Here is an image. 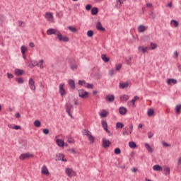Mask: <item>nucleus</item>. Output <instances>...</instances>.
<instances>
[{
  "label": "nucleus",
  "mask_w": 181,
  "mask_h": 181,
  "mask_svg": "<svg viewBox=\"0 0 181 181\" xmlns=\"http://www.w3.org/2000/svg\"><path fill=\"white\" fill-rule=\"evenodd\" d=\"M132 131H134V125L130 124L129 127H124L123 129L122 135H131V134H132Z\"/></svg>",
  "instance_id": "obj_1"
},
{
  "label": "nucleus",
  "mask_w": 181,
  "mask_h": 181,
  "mask_svg": "<svg viewBox=\"0 0 181 181\" xmlns=\"http://www.w3.org/2000/svg\"><path fill=\"white\" fill-rule=\"evenodd\" d=\"M30 158H33V154L30 153H24L19 156L20 160H25V159H29Z\"/></svg>",
  "instance_id": "obj_2"
},
{
  "label": "nucleus",
  "mask_w": 181,
  "mask_h": 181,
  "mask_svg": "<svg viewBox=\"0 0 181 181\" xmlns=\"http://www.w3.org/2000/svg\"><path fill=\"white\" fill-rule=\"evenodd\" d=\"M73 108L74 107L70 103H66L65 105V110L69 117H71V118H73V115H71V110H73Z\"/></svg>",
  "instance_id": "obj_3"
},
{
  "label": "nucleus",
  "mask_w": 181,
  "mask_h": 181,
  "mask_svg": "<svg viewBox=\"0 0 181 181\" xmlns=\"http://www.w3.org/2000/svg\"><path fill=\"white\" fill-rule=\"evenodd\" d=\"M78 96L81 98H88V93L84 90V89L78 90Z\"/></svg>",
  "instance_id": "obj_4"
},
{
  "label": "nucleus",
  "mask_w": 181,
  "mask_h": 181,
  "mask_svg": "<svg viewBox=\"0 0 181 181\" xmlns=\"http://www.w3.org/2000/svg\"><path fill=\"white\" fill-rule=\"evenodd\" d=\"M65 173L69 176V177H73V176H76V173L73 168H66Z\"/></svg>",
  "instance_id": "obj_5"
},
{
  "label": "nucleus",
  "mask_w": 181,
  "mask_h": 181,
  "mask_svg": "<svg viewBox=\"0 0 181 181\" xmlns=\"http://www.w3.org/2000/svg\"><path fill=\"white\" fill-rule=\"evenodd\" d=\"M57 39H58L59 42H69V40L68 37H63V35L60 33L57 34Z\"/></svg>",
  "instance_id": "obj_6"
},
{
  "label": "nucleus",
  "mask_w": 181,
  "mask_h": 181,
  "mask_svg": "<svg viewBox=\"0 0 181 181\" xmlns=\"http://www.w3.org/2000/svg\"><path fill=\"white\" fill-rule=\"evenodd\" d=\"M58 33H60V31H59L56 29H54V28H49L47 30V34L49 35H57V36Z\"/></svg>",
  "instance_id": "obj_7"
},
{
  "label": "nucleus",
  "mask_w": 181,
  "mask_h": 181,
  "mask_svg": "<svg viewBox=\"0 0 181 181\" xmlns=\"http://www.w3.org/2000/svg\"><path fill=\"white\" fill-rule=\"evenodd\" d=\"M28 85L30 90H33V91H35V90H36V86H35V81L33 80V78H30L29 79Z\"/></svg>",
  "instance_id": "obj_8"
},
{
  "label": "nucleus",
  "mask_w": 181,
  "mask_h": 181,
  "mask_svg": "<svg viewBox=\"0 0 181 181\" xmlns=\"http://www.w3.org/2000/svg\"><path fill=\"white\" fill-rule=\"evenodd\" d=\"M41 173L42 175H46L47 176H49V175H50V173H49V169H47V167L46 165H43L42 167Z\"/></svg>",
  "instance_id": "obj_9"
},
{
  "label": "nucleus",
  "mask_w": 181,
  "mask_h": 181,
  "mask_svg": "<svg viewBox=\"0 0 181 181\" xmlns=\"http://www.w3.org/2000/svg\"><path fill=\"white\" fill-rule=\"evenodd\" d=\"M105 100L108 101V103H114L115 101V96L114 95H107L105 97Z\"/></svg>",
  "instance_id": "obj_10"
},
{
  "label": "nucleus",
  "mask_w": 181,
  "mask_h": 181,
  "mask_svg": "<svg viewBox=\"0 0 181 181\" xmlns=\"http://www.w3.org/2000/svg\"><path fill=\"white\" fill-rule=\"evenodd\" d=\"M138 100H139V96H134V98L132 100H129L127 104L128 105H132V107H135V102L138 101Z\"/></svg>",
  "instance_id": "obj_11"
},
{
  "label": "nucleus",
  "mask_w": 181,
  "mask_h": 181,
  "mask_svg": "<svg viewBox=\"0 0 181 181\" xmlns=\"http://www.w3.org/2000/svg\"><path fill=\"white\" fill-rule=\"evenodd\" d=\"M56 160H62V162H66L67 159L64 158V155L62 153L57 154Z\"/></svg>",
  "instance_id": "obj_12"
},
{
  "label": "nucleus",
  "mask_w": 181,
  "mask_h": 181,
  "mask_svg": "<svg viewBox=\"0 0 181 181\" xmlns=\"http://www.w3.org/2000/svg\"><path fill=\"white\" fill-rule=\"evenodd\" d=\"M128 87H129V83H128V82L119 83V88H120V90H124V88H128Z\"/></svg>",
  "instance_id": "obj_13"
},
{
  "label": "nucleus",
  "mask_w": 181,
  "mask_h": 181,
  "mask_svg": "<svg viewBox=\"0 0 181 181\" xmlns=\"http://www.w3.org/2000/svg\"><path fill=\"white\" fill-rule=\"evenodd\" d=\"M64 83H61L59 86V94L60 95H64L65 93H66V90H64Z\"/></svg>",
  "instance_id": "obj_14"
},
{
  "label": "nucleus",
  "mask_w": 181,
  "mask_h": 181,
  "mask_svg": "<svg viewBox=\"0 0 181 181\" xmlns=\"http://www.w3.org/2000/svg\"><path fill=\"white\" fill-rule=\"evenodd\" d=\"M96 29L98 30H100V32H105V28H104V27H103V25H101V23L98 22L96 23Z\"/></svg>",
  "instance_id": "obj_15"
},
{
  "label": "nucleus",
  "mask_w": 181,
  "mask_h": 181,
  "mask_svg": "<svg viewBox=\"0 0 181 181\" xmlns=\"http://www.w3.org/2000/svg\"><path fill=\"white\" fill-rule=\"evenodd\" d=\"M111 145V142L105 139H103V146L104 148H108Z\"/></svg>",
  "instance_id": "obj_16"
},
{
  "label": "nucleus",
  "mask_w": 181,
  "mask_h": 181,
  "mask_svg": "<svg viewBox=\"0 0 181 181\" xmlns=\"http://www.w3.org/2000/svg\"><path fill=\"white\" fill-rule=\"evenodd\" d=\"M127 111L128 110H127V107H120L119 108V112L120 115H125L127 114Z\"/></svg>",
  "instance_id": "obj_17"
},
{
  "label": "nucleus",
  "mask_w": 181,
  "mask_h": 181,
  "mask_svg": "<svg viewBox=\"0 0 181 181\" xmlns=\"http://www.w3.org/2000/svg\"><path fill=\"white\" fill-rule=\"evenodd\" d=\"M137 30L139 33H143V32H145L146 30V27L144 25H140L137 28Z\"/></svg>",
  "instance_id": "obj_18"
},
{
  "label": "nucleus",
  "mask_w": 181,
  "mask_h": 181,
  "mask_svg": "<svg viewBox=\"0 0 181 181\" xmlns=\"http://www.w3.org/2000/svg\"><path fill=\"white\" fill-rule=\"evenodd\" d=\"M45 18L47 21H50L51 19H53V14L50 12H47L45 13Z\"/></svg>",
  "instance_id": "obj_19"
},
{
  "label": "nucleus",
  "mask_w": 181,
  "mask_h": 181,
  "mask_svg": "<svg viewBox=\"0 0 181 181\" xmlns=\"http://www.w3.org/2000/svg\"><path fill=\"white\" fill-rule=\"evenodd\" d=\"M23 73H25V71L20 69H16L14 71V74H16V76H22Z\"/></svg>",
  "instance_id": "obj_20"
},
{
  "label": "nucleus",
  "mask_w": 181,
  "mask_h": 181,
  "mask_svg": "<svg viewBox=\"0 0 181 181\" xmlns=\"http://www.w3.org/2000/svg\"><path fill=\"white\" fill-rule=\"evenodd\" d=\"M144 146L146 149L148 151V152H149L150 153H152V152H153V149H152V147L151 146V145H149V144H144Z\"/></svg>",
  "instance_id": "obj_21"
},
{
  "label": "nucleus",
  "mask_w": 181,
  "mask_h": 181,
  "mask_svg": "<svg viewBox=\"0 0 181 181\" xmlns=\"http://www.w3.org/2000/svg\"><path fill=\"white\" fill-rule=\"evenodd\" d=\"M69 85L70 86L71 88H72V90L76 89V83L74 82V81L73 79H70L69 81Z\"/></svg>",
  "instance_id": "obj_22"
},
{
  "label": "nucleus",
  "mask_w": 181,
  "mask_h": 181,
  "mask_svg": "<svg viewBox=\"0 0 181 181\" xmlns=\"http://www.w3.org/2000/svg\"><path fill=\"white\" fill-rule=\"evenodd\" d=\"M70 67L71 70H77V64L75 61H73V62L70 63Z\"/></svg>",
  "instance_id": "obj_23"
},
{
  "label": "nucleus",
  "mask_w": 181,
  "mask_h": 181,
  "mask_svg": "<svg viewBox=\"0 0 181 181\" xmlns=\"http://www.w3.org/2000/svg\"><path fill=\"white\" fill-rule=\"evenodd\" d=\"M129 100V96L128 95H122L120 96V101H128Z\"/></svg>",
  "instance_id": "obj_24"
},
{
  "label": "nucleus",
  "mask_w": 181,
  "mask_h": 181,
  "mask_svg": "<svg viewBox=\"0 0 181 181\" xmlns=\"http://www.w3.org/2000/svg\"><path fill=\"white\" fill-rule=\"evenodd\" d=\"M102 118H105L108 115V112L105 110H103V112L99 114Z\"/></svg>",
  "instance_id": "obj_25"
},
{
  "label": "nucleus",
  "mask_w": 181,
  "mask_h": 181,
  "mask_svg": "<svg viewBox=\"0 0 181 181\" xmlns=\"http://www.w3.org/2000/svg\"><path fill=\"white\" fill-rule=\"evenodd\" d=\"M56 142L58 146H60L61 148L64 146V141H63V140L57 139Z\"/></svg>",
  "instance_id": "obj_26"
},
{
  "label": "nucleus",
  "mask_w": 181,
  "mask_h": 181,
  "mask_svg": "<svg viewBox=\"0 0 181 181\" xmlns=\"http://www.w3.org/2000/svg\"><path fill=\"white\" fill-rule=\"evenodd\" d=\"M101 59L104 61L105 63H108V62H110V58H108L107 55L104 54L101 55Z\"/></svg>",
  "instance_id": "obj_27"
},
{
  "label": "nucleus",
  "mask_w": 181,
  "mask_h": 181,
  "mask_svg": "<svg viewBox=\"0 0 181 181\" xmlns=\"http://www.w3.org/2000/svg\"><path fill=\"white\" fill-rule=\"evenodd\" d=\"M171 83H173V84H177V80L173 78H168L167 80V83L171 84Z\"/></svg>",
  "instance_id": "obj_28"
},
{
  "label": "nucleus",
  "mask_w": 181,
  "mask_h": 181,
  "mask_svg": "<svg viewBox=\"0 0 181 181\" xmlns=\"http://www.w3.org/2000/svg\"><path fill=\"white\" fill-rule=\"evenodd\" d=\"M44 61L43 59H40L38 62V65H37V67H39L41 70L45 69V66H43Z\"/></svg>",
  "instance_id": "obj_29"
},
{
  "label": "nucleus",
  "mask_w": 181,
  "mask_h": 181,
  "mask_svg": "<svg viewBox=\"0 0 181 181\" xmlns=\"http://www.w3.org/2000/svg\"><path fill=\"white\" fill-rule=\"evenodd\" d=\"M129 146L132 149H135V148H136V144L134 141H129Z\"/></svg>",
  "instance_id": "obj_30"
},
{
  "label": "nucleus",
  "mask_w": 181,
  "mask_h": 181,
  "mask_svg": "<svg viewBox=\"0 0 181 181\" xmlns=\"http://www.w3.org/2000/svg\"><path fill=\"white\" fill-rule=\"evenodd\" d=\"M88 141H90V144H94V136H93V134L91 133L87 136Z\"/></svg>",
  "instance_id": "obj_31"
},
{
  "label": "nucleus",
  "mask_w": 181,
  "mask_h": 181,
  "mask_svg": "<svg viewBox=\"0 0 181 181\" xmlns=\"http://www.w3.org/2000/svg\"><path fill=\"white\" fill-rule=\"evenodd\" d=\"M139 50H141L142 53H146L148 52V47H138Z\"/></svg>",
  "instance_id": "obj_32"
},
{
  "label": "nucleus",
  "mask_w": 181,
  "mask_h": 181,
  "mask_svg": "<svg viewBox=\"0 0 181 181\" xmlns=\"http://www.w3.org/2000/svg\"><path fill=\"white\" fill-rule=\"evenodd\" d=\"M90 13L92 15H97L98 13V8L97 7H94L91 9Z\"/></svg>",
  "instance_id": "obj_33"
},
{
  "label": "nucleus",
  "mask_w": 181,
  "mask_h": 181,
  "mask_svg": "<svg viewBox=\"0 0 181 181\" xmlns=\"http://www.w3.org/2000/svg\"><path fill=\"white\" fill-rule=\"evenodd\" d=\"M162 167L159 165H155L153 166V170H156V171H159V170H162Z\"/></svg>",
  "instance_id": "obj_34"
},
{
  "label": "nucleus",
  "mask_w": 181,
  "mask_h": 181,
  "mask_svg": "<svg viewBox=\"0 0 181 181\" xmlns=\"http://www.w3.org/2000/svg\"><path fill=\"white\" fill-rule=\"evenodd\" d=\"M155 112V111L153 110V109H148L147 110V115L148 117H152V115H153V113Z\"/></svg>",
  "instance_id": "obj_35"
},
{
  "label": "nucleus",
  "mask_w": 181,
  "mask_h": 181,
  "mask_svg": "<svg viewBox=\"0 0 181 181\" xmlns=\"http://www.w3.org/2000/svg\"><path fill=\"white\" fill-rule=\"evenodd\" d=\"M21 53L23 56H25V53L26 52V50H28V48L25 46H21Z\"/></svg>",
  "instance_id": "obj_36"
},
{
  "label": "nucleus",
  "mask_w": 181,
  "mask_h": 181,
  "mask_svg": "<svg viewBox=\"0 0 181 181\" xmlns=\"http://www.w3.org/2000/svg\"><path fill=\"white\" fill-rule=\"evenodd\" d=\"M83 135H86V136H88L91 134V132L87 129H83L82 132Z\"/></svg>",
  "instance_id": "obj_37"
},
{
  "label": "nucleus",
  "mask_w": 181,
  "mask_h": 181,
  "mask_svg": "<svg viewBox=\"0 0 181 181\" xmlns=\"http://www.w3.org/2000/svg\"><path fill=\"white\" fill-rule=\"evenodd\" d=\"M122 67V64H117L115 65V70L116 71H119Z\"/></svg>",
  "instance_id": "obj_38"
},
{
  "label": "nucleus",
  "mask_w": 181,
  "mask_h": 181,
  "mask_svg": "<svg viewBox=\"0 0 181 181\" xmlns=\"http://www.w3.org/2000/svg\"><path fill=\"white\" fill-rule=\"evenodd\" d=\"M101 124H102V127L104 129H107V128H108V124H107V122L103 120V121H102Z\"/></svg>",
  "instance_id": "obj_39"
},
{
  "label": "nucleus",
  "mask_w": 181,
  "mask_h": 181,
  "mask_svg": "<svg viewBox=\"0 0 181 181\" xmlns=\"http://www.w3.org/2000/svg\"><path fill=\"white\" fill-rule=\"evenodd\" d=\"M16 81H17V83H18V84H23V83L25 82V81H23V78H16Z\"/></svg>",
  "instance_id": "obj_40"
},
{
  "label": "nucleus",
  "mask_w": 181,
  "mask_h": 181,
  "mask_svg": "<svg viewBox=\"0 0 181 181\" xmlns=\"http://www.w3.org/2000/svg\"><path fill=\"white\" fill-rule=\"evenodd\" d=\"M68 29L69 30H70L71 32H73L74 33H76V32H77V29L73 26H69Z\"/></svg>",
  "instance_id": "obj_41"
},
{
  "label": "nucleus",
  "mask_w": 181,
  "mask_h": 181,
  "mask_svg": "<svg viewBox=\"0 0 181 181\" xmlns=\"http://www.w3.org/2000/svg\"><path fill=\"white\" fill-rule=\"evenodd\" d=\"M150 46H151V50H155V49H156L158 47V45H156L153 42H151Z\"/></svg>",
  "instance_id": "obj_42"
},
{
  "label": "nucleus",
  "mask_w": 181,
  "mask_h": 181,
  "mask_svg": "<svg viewBox=\"0 0 181 181\" xmlns=\"http://www.w3.org/2000/svg\"><path fill=\"white\" fill-rule=\"evenodd\" d=\"M85 87H86V88H90V90H93V88H94V85L86 83Z\"/></svg>",
  "instance_id": "obj_43"
},
{
  "label": "nucleus",
  "mask_w": 181,
  "mask_h": 181,
  "mask_svg": "<svg viewBox=\"0 0 181 181\" xmlns=\"http://www.w3.org/2000/svg\"><path fill=\"white\" fill-rule=\"evenodd\" d=\"M180 110H181V105H177L175 106V112H177V114H179V112H180Z\"/></svg>",
  "instance_id": "obj_44"
},
{
  "label": "nucleus",
  "mask_w": 181,
  "mask_h": 181,
  "mask_svg": "<svg viewBox=\"0 0 181 181\" xmlns=\"http://www.w3.org/2000/svg\"><path fill=\"white\" fill-rule=\"evenodd\" d=\"M171 25H173L175 28H177L179 26V23L175 20L171 21Z\"/></svg>",
  "instance_id": "obj_45"
},
{
  "label": "nucleus",
  "mask_w": 181,
  "mask_h": 181,
  "mask_svg": "<svg viewBox=\"0 0 181 181\" xmlns=\"http://www.w3.org/2000/svg\"><path fill=\"white\" fill-rule=\"evenodd\" d=\"M41 122H40V121H39V120H35V122H34V125L37 127V128H39V127H40V125H41Z\"/></svg>",
  "instance_id": "obj_46"
},
{
  "label": "nucleus",
  "mask_w": 181,
  "mask_h": 181,
  "mask_svg": "<svg viewBox=\"0 0 181 181\" xmlns=\"http://www.w3.org/2000/svg\"><path fill=\"white\" fill-rule=\"evenodd\" d=\"M164 171H165V175H170V168L169 167H165L164 168Z\"/></svg>",
  "instance_id": "obj_47"
},
{
  "label": "nucleus",
  "mask_w": 181,
  "mask_h": 181,
  "mask_svg": "<svg viewBox=\"0 0 181 181\" xmlns=\"http://www.w3.org/2000/svg\"><path fill=\"white\" fill-rule=\"evenodd\" d=\"M78 84H79V86H83V87H85L86 84H87V82H85L84 81L79 80L78 82Z\"/></svg>",
  "instance_id": "obj_48"
},
{
  "label": "nucleus",
  "mask_w": 181,
  "mask_h": 181,
  "mask_svg": "<svg viewBox=\"0 0 181 181\" xmlns=\"http://www.w3.org/2000/svg\"><path fill=\"white\" fill-rule=\"evenodd\" d=\"M93 35H94V33L93 32V30H90L87 32V36L88 37H92Z\"/></svg>",
  "instance_id": "obj_49"
},
{
  "label": "nucleus",
  "mask_w": 181,
  "mask_h": 181,
  "mask_svg": "<svg viewBox=\"0 0 181 181\" xmlns=\"http://www.w3.org/2000/svg\"><path fill=\"white\" fill-rule=\"evenodd\" d=\"M116 128H124V124L121 122H117L116 124Z\"/></svg>",
  "instance_id": "obj_50"
},
{
  "label": "nucleus",
  "mask_w": 181,
  "mask_h": 181,
  "mask_svg": "<svg viewBox=\"0 0 181 181\" xmlns=\"http://www.w3.org/2000/svg\"><path fill=\"white\" fill-rule=\"evenodd\" d=\"M109 76H110L111 77H112V76L113 75H115V70H114V69H110V71H109Z\"/></svg>",
  "instance_id": "obj_51"
},
{
  "label": "nucleus",
  "mask_w": 181,
  "mask_h": 181,
  "mask_svg": "<svg viewBox=\"0 0 181 181\" xmlns=\"http://www.w3.org/2000/svg\"><path fill=\"white\" fill-rule=\"evenodd\" d=\"M18 23L19 28H25V22L18 21Z\"/></svg>",
  "instance_id": "obj_52"
},
{
  "label": "nucleus",
  "mask_w": 181,
  "mask_h": 181,
  "mask_svg": "<svg viewBox=\"0 0 181 181\" xmlns=\"http://www.w3.org/2000/svg\"><path fill=\"white\" fill-rule=\"evenodd\" d=\"M115 155H119V153H121V149H119V148H116L115 149Z\"/></svg>",
  "instance_id": "obj_53"
},
{
  "label": "nucleus",
  "mask_w": 181,
  "mask_h": 181,
  "mask_svg": "<svg viewBox=\"0 0 181 181\" xmlns=\"http://www.w3.org/2000/svg\"><path fill=\"white\" fill-rule=\"evenodd\" d=\"M31 63L33 67H35V66H39V62H37V61H32Z\"/></svg>",
  "instance_id": "obj_54"
},
{
  "label": "nucleus",
  "mask_w": 181,
  "mask_h": 181,
  "mask_svg": "<svg viewBox=\"0 0 181 181\" xmlns=\"http://www.w3.org/2000/svg\"><path fill=\"white\" fill-rule=\"evenodd\" d=\"M177 57H179V53L177 52V51H175L174 52L173 58L174 59H177Z\"/></svg>",
  "instance_id": "obj_55"
},
{
  "label": "nucleus",
  "mask_w": 181,
  "mask_h": 181,
  "mask_svg": "<svg viewBox=\"0 0 181 181\" xmlns=\"http://www.w3.org/2000/svg\"><path fill=\"white\" fill-rule=\"evenodd\" d=\"M42 132H43V134H44L45 135H48V134H49V130H48V129H44L42 130Z\"/></svg>",
  "instance_id": "obj_56"
},
{
  "label": "nucleus",
  "mask_w": 181,
  "mask_h": 181,
  "mask_svg": "<svg viewBox=\"0 0 181 181\" xmlns=\"http://www.w3.org/2000/svg\"><path fill=\"white\" fill-rule=\"evenodd\" d=\"M7 77H8V78H13V74H9V72H8Z\"/></svg>",
  "instance_id": "obj_57"
},
{
  "label": "nucleus",
  "mask_w": 181,
  "mask_h": 181,
  "mask_svg": "<svg viewBox=\"0 0 181 181\" xmlns=\"http://www.w3.org/2000/svg\"><path fill=\"white\" fill-rule=\"evenodd\" d=\"M116 2L117 4L119 3V5H122L125 2V0H117Z\"/></svg>",
  "instance_id": "obj_58"
},
{
  "label": "nucleus",
  "mask_w": 181,
  "mask_h": 181,
  "mask_svg": "<svg viewBox=\"0 0 181 181\" xmlns=\"http://www.w3.org/2000/svg\"><path fill=\"white\" fill-rule=\"evenodd\" d=\"M86 11H90V9H91V5H90V4L86 5Z\"/></svg>",
  "instance_id": "obj_59"
},
{
  "label": "nucleus",
  "mask_w": 181,
  "mask_h": 181,
  "mask_svg": "<svg viewBox=\"0 0 181 181\" xmlns=\"http://www.w3.org/2000/svg\"><path fill=\"white\" fill-rule=\"evenodd\" d=\"M162 144H163V146H170V144H169L165 141H163Z\"/></svg>",
  "instance_id": "obj_60"
},
{
  "label": "nucleus",
  "mask_w": 181,
  "mask_h": 181,
  "mask_svg": "<svg viewBox=\"0 0 181 181\" xmlns=\"http://www.w3.org/2000/svg\"><path fill=\"white\" fill-rule=\"evenodd\" d=\"M21 126H18V125H14V127H13V129H16V130H18V129H21Z\"/></svg>",
  "instance_id": "obj_61"
},
{
  "label": "nucleus",
  "mask_w": 181,
  "mask_h": 181,
  "mask_svg": "<svg viewBox=\"0 0 181 181\" xmlns=\"http://www.w3.org/2000/svg\"><path fill=\"white\" fill-rule=\"evenodd\" d=\"M148 136L151 139V138H152V136H153V134H152V132H148Z\"/></svg>",
  "instance_id": "obj_62"
},
{
  "label": "nucleus",
  "mask_w": 181,
  "mask_h": 181,
  "mask_svg": "<svg viewBox=\"0 0 181 181\" xmlns=\"http://www.w3.org/2000/svg\"><path fill=\"white\" fill-rule=\"evenodd\" d=\"M68 142H69V144H73V143L74 142V139H68Z\"/></svg>",
  "instance_id": "obj_63"
},
{
  "label": "nucleus",
  "mask_w": 181,
  "mask_h": 181,
  "mask_svg": "<svg viewBox=\"0 0 181 181\" xmlns=\"http://www.w3.org/2000/svg\"><path fill=\"white\" fill-rule=\"evenodd\" d=\"M29 46H30V47H35V43H33V42H30V43H29Z\"/></svg>",
  "instance_id": "obj_64"
}]
</instances>
